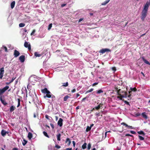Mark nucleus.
Here are the masks:
<instances>
[{
    "mask_svg": "<svg viewBox=\"0 0 150 150\" xmlns=\"http://www.w3.org/2000/svg\"><path fill=\"white\" fill-rule=\"evenodd\" d=\"M24 46L25 47L28 48V49L29 50H30L31 49V45L30 44L27 42H25L24 44Z\"/></svg>",
    "mask_w": 150,
    "mask_h": 150,
    "instance_id": "obj_6",
    "label": "nucleus"
},
{
    "mask_svg": "<svg viewBox=\"0 0 150 150\" xmlns=\"http://www.w3.org/2000/svg\"><path fill=\"white\" fill-rule=\"evenodd\" d=\"M16 77H13L11 80L10 81L11 82V83L14 80L16 79Z\"/></svg>",
    "mask_w": 150,
    "mask_h": 150,
    "instance_id": "obj_45",
    "label": "nucleus"
},
{
    "mask_svg": "<svg viewBox=\"0 0 150 150\" xmlns=\"http://www.w3.org/2000/svg\"><path fill=\"white\" fill-rule=\"evenodd\" d=\"M66 5V4H63L61 5V6L62 7L65 6Z\"/></svg>",
    "mask_w": 150,
    "mask_h": 150,
    "instance_id": "obj_55",
    "label": "nucleus"
},
{
    "mask_svg": "<svg viewBox=\"0 0 150 150\" xmlns=\"http://www.w3.org/2000/svg\"><path fill=\"white\" fill-rule=\"evenodd\" d=\"M34 55L36 57H40L41 56V54H38L37 52H35L34 53Z\"/></svg>",
    "mask_w": 150,
    "mask_h": 150,
    "instance_id": "obj_24",
    "label": "nucleus"
},
{
    "mask_svg": "<svg viewBox=\"0 0 150 150\" xmlns=\"http://www.w3.org/2000/svg\"><path fill=\"white\" fill-rule=\"evenodd\" d=\"M138 137L139 139L140 140H143L144 139V137H143L140 135H139Z\"/></svg>",
    "mask_w": 150,
    "mask_h": 150,
    "instance_id": "obj_35",
    "label": "nucleus"
},
{
    "mask_svg": "<svg viewBox=\"0 0 150 150\" xmlns=\"http://www.w3.org/2000/svg\"><path fill=\"white\" fill-rule=\"evenodd\" d=\"M87 144L85 143L82 146V148L83 149H85L86 148Z\"/></svg>",
    "mask_w": 150,
    "mask_h": 150,
    "instance_id": "obj_26",
    "label": "nucleus"
},
{
    "mask_svg": "<svg viewBox=\"0 0 150 150\" xmlns=\"http://www.w3.org/2000/svg\"><path fill=\"white\" fill-rule=\"evenodd\" d=\"M0 100L1 102V103L4 105H6L7 104V103L6 102V101L2 99L1 97L0 98Z\"/></svg>",
    "mask_w": 150,
    "mask_h": 150,
    "instance_id": "obj_13",
    "label": "nucleus"
},
{
    "mask_svg": "<svg viewBox=\"0 0 150 150\" xmlns=\"http://www.w3.org/2000/svg\"><path fill=\"white\" fill-rule=\"evenodd\" d=\"M0 79H2L4 72V68L2 67L0 69Z\"/></svg>",
    "mask_w": 150,
    "mask_h": 150,
    "instance_id": "obj_8",
    "label": "nucleus"
},
{
    "mask_svg": "<svg viewBox=\"0 0 150 150\" xmlns=\"http://www.w3.org/2000/svg\"><path fill=\"white\" fill-rule=\"evenodd\" d=\"M12 150H18V149L16 148H14Z\"/></svg>",
    "mask_w": 150,
    "mask_h": 150,
    "instance_id": "obj_63",
    "label": "nucleus"
},
{
    "mask_svg": "<svg viewBox=\"0 0 150 150\" xmlns=\"http://www.w3.org/2000/svg\"><path fill=\"white\" fill-rule=\"evenodd\" d=\"M80 95L79 93H77L76 96V98H77L79 96H80Z\"/></svg>",
    "mask_w": 150,
    "mask_h": 150,
    "instance_id": "obj_57",
    "label": "nucleus"
},
{
    "mask_svg": "<svg viewBox=\"0 0 150 150\" xmlns=\"http://www.w3.org/2000/svg\"><path fill=\"white\" fill-rule=\"evenodd\" d=\"M42 92L43 93H46V96H44V98L47 97L48 98H50L51 97V96L50 94V92L48 91L47 89L46 88H45L41 90Z\"/></svg>",
    "mask_w": 150,
    "mask_h": 150,
    "instance_id": "obj_2",
    "label": "nucleus"
},
{
    "mask_svg": "<svg viewBox=\"0 0 150 150\" xmlns=\"http://www.w3.org/2000/svg\"><path fill=\"white\" fill-rule=\"evenodd\" d=\"M15 4V1H13L11 2V8L12 9H13L14 7Z\"/></svg>",
    "mask_w": 150,
    "mask_h": 150,
    "instance_id": "obj_20",
    "label": "nucleus"
},
{
    "mask_svg": "<svg viewBox=\"0 0 150 150\" xmlns=\"http://www.w3.org/2000/svg\"><path fill=\"white\" fill-rule=\"evenodd\" d=\"M137 133L139 134H142L143 136H145V134L144 133V132L142 131H138L137 132Z\"/></svg>",
    "mask_w": 150,
    "mask_h": 150,
    "instance_id": "obj_21",
    "label": "nucleus"
},
{
    "mask_svg": "<svg viewBox=\"0 0 150 150\" xmlns=\"http://www.w3.org/2000/svg\"><path fill=\"white\" fill-rule=\"evenodd\" d=\"M72 143L73 144V145L74 146V147L75 146V144H76L75 142L74 141H73Z\"/></svg>",
    "mask_w": 150,
    "mask_h": 150,
    "instance_id": "obj_53",
    "label": "nucleus"
},
{
    "mask_svg": "<svg viewBox=\"0 0 150 150\" xmlns=\"http://www.w3.org/2000/svg\"><path fill=\"white\" fill-rule=\"evenodd\" d=\"M17 100H18V105H17V107H18L20 105L21 100H20V99H19V98H18L17 99Z\"/></svg>",
    "mask_w": 150,
    "mask_h": 150,
    "instance_id": "obj_32",
    "label": "nucleus"
},
{
    "mask_svg": "<svg viewBox=\"0 0 150 150\" xmlns=\"http://www.w3.org/2000/svg\"><path fill=\"white\" fill-rule=\"evenodd\" d=\"M130 132L131 134H136V133L134 131H131Z\"/></svg>",
    "mask_w": 150,
    "mask_h": 150,
    "instance_id": "obj_49",
    "label": "nucleus"
},
{
    "mask_svg": "<svg viewBox=\"0 0 150 150\" xmlns=\"http://www.w3.org/2000/svg\"><path fill=\"white\" fill-rule=\"evenodd\" d=\"M117 95L118 96L117 97V98L119 100H122V98L127 97V93L126 91H122L119 89L117 91Z\"/></svg>",
    "mask_w": 150,
    "mask_h": 150,
    "instance_id": "obj_1",
    "label": "nucleus"
},
{
    "mask_svg": "<svg viewBox=\"0 0 150 150\" xmlns=\"http://www.w3.org/2000/svg\"><path fill=\"white\" fill-rule=\"evenodd\" d=\"M93 90V88H91L90 90L87 91L86 93H89L91 92Z\"/></svg>",
    "mask_w": 150,
    "mask_h": 150,
    "instance_id": "obj_34",
    "label": "nucleus"
},
{
    "mask_svg": "<svg viewBox=\"0 0 150 150\" xmlns=\"http://www.w3.org/2000/svg\"><path fill=\"white\" fill-rule=\"evenodd\" d=\"M19 59L21 62H23L25 60V57L24 55H22L19 57Z\"/></svg>",
    "mask_w": 150,
    "mask_h": 150,
    "instance_id": "obj_11",
    "label": "nucleus"
},
{
    "mask_svg": "<svg viewBox=\"0 0 150 150\" xmlns=\"http://www.w3.org/2000/svg\"><path fill=\"white\" fill-rule=\"evenodd\" d=\"M64 150H72V148H67Z\"/></svg>",
    "mask_w": 150,
    "mask_h": 150,
    "instance_id": "obj_59",
    "label": "nucleus"
},
{
    "mask_svg": "<svg viewBox=\"0 0 150 150\" xmlns=\"http://www.w3.org/2000/svg\"><path fill=\"white\" fill-rule=\"evenodd\" d=\"M50 125L51 127H52V129H53L54 128V127L53 124H52V123H50Z\"/></svg>",
    "mask_w": 150,
    "mask_h": 150,
    "instance_id": "obj_47",
    "label": "nucleus"
},
{
    "mask_svg": "<svg viewBox=\"0 0 150 150\" xmlns=\"http://www.w3.org/2000/svg\"><path fill=\"white\" fill-rule=\"evenodd\" d=\"M150 5V0L147 1L144 6L143 10L147 11L148 8Z\"/></svg>",
    "mask_w": 150,
    "mask_h": 150,
    "instance_id": "obj_4",
    "label": "nucleus"
},
{
    "mask_svg": "<svg viewBox=\"0 0 150 150\" xmlns=\"http://www.w3.org/2000/svg\"><path fill=\"white\" fill-rule=\"evenodd\" d=\"M25 24L23 23H20L19 25V27L21 28L24 27L25 26Z\"/></svg>",
    "mask_w": 150,
    "mask_h": 150,
    "instance_id": "obj_28",
    "label": "nucleus"
},
{
    "mask_svg": "<svg viewBox=\"0 0 150 150\" xmlns=\"http://www.w3.org/2000/svg\"><path fill=\"white\" fill-rule=\"evenodd\" d=\"M52 100H55V97L54 96H52Z\"/></svg>",
    "mask_w": 150,
    "mask_h": 150,
    "instance_id": "obj_52",
    "label": "nucleus"
},
{
    "mask_svg": "<svg viewBox=\"0 0 150 150\" xmlns=\"http://www.w3.org/2000/svg\"><path fill=\"white\" fill-rule=\"evenodd\" d=\"M6 133H8L7 132H6L5 130L2 129L1 131V134L2 136L4 137L6 135Z\"/></svg>",
    "mask_w": 150,
    "mask_h": 150,
    "instance_id": "obj_12",
    "label": "nucleus"
},
{
    "mask_svg": "<svg viewBox=\"0 0 150 150\" xmlns=\"http://www.w3.org/2000/svg\"><path fill=\"white\" fill-rule=\"evenodd\" d=\"M95 115L97 116H99L100 115H101V116H102V115H100V112H96L95 114Z\"/></svg>",
    "mask_w": 150,
    "mask_h": 150,
    "instance_id": "obj_40",
    "label": "nucleus"
},
{
    "mask_svg": "<svg viewBox=\"0 0 150 150\" xmlns=\"http://www.w3.org/2000/svg\"><path fill=\"white\" fill-rule=\"evenodd\" d=\"M45 117L47 120H50V119L49 118V117L48 115H46L45 116Z\"/></svg>",
    "mask_w": 150,
    "mask_h": 150,
    "instance_id": "obj_44",
    "label": "nucleus"
},
{
    "mask_svg": "<svg viewBox=\"0 0 150 150\" xmlns=\"http://www.w3.org/2000/svg\"><path fill=\"white\" fill-rule=\"evenodd\" d=\"M147 11H146L144 10L142 11V16H141V19L142 21H144V18L146 17Z\"/></svg>",
    "mask_w": 150,
    "mask_h": 150,
    "instance_id": "obj_5",
    "label": "nucleus"
},
{
    "mask_svg": "<svg viewBox=\"0 0 150 150\" xmlns=\"http://www.w3.org/2000/svg\"><path fill=\"white\" fill-rule=\"evenodd\" d=\"M102 105L103 104L100 103L98 106L95 107L94 108H93V110H94L95 109L97 110H98L101 107H102Z\"/></svg>",
    "mask_w": 150,
    "mask_h": 150,
    "instance_id": "obj_15",
    "label": "nucleus"
},
{
    "mask_svg": "<svg viewBox=\"0 0 150 150\" xmlns=\"http://www.w3.org/2000/svg\"><path fill=\"white\" fill-rule=\"evenodd\" d=\"M91 147V145L90 143H89L88 145V149L89 150L90 149Z\"/></svg>",
    "mask_w": 150,
    "mask_h": 150,
    "instance_id": "obj_41",
    "label": "nucleus"
},
{
    "mask_svg": "<svg viewBox=\"0 0 150 150\" xmlns=\"http://www.w3.org/2000/svg\"><path fill=\"white\" fill-rule=\"evenodd\" d=\"M125 136H130L131 137H133V136L132 135H131L129 134H125Z\"/></svg>",
    "mask_w": 150,
    "mask_h": 150,
    "instance_id": "obj_48",
    "label": "nucleus"
},
{
    "mask_svg": "<svg viewBox=\"0 0 150 150\" xmlns=\"http://www.w3.org/2000/svg\"><path fill=\"white\" fill-rule=\"evenodd\" d=\"M103 92V91L102 89H100V90H98L96 91V93H97V94H100L101 93H102Z\"/></svg>",
    "mask_w": 150,
    "mask_h": 150,
    "instance_id": "obj_29",
    "label": "nucleus"
},
{
    "mask_svg": "<svg viewBox=\"0 0 150 150\" xmlns=\"http://www.w3.org/2000/svg\"><path fill=\"white\" fill-rule=\"evenodd\" d=\"M15 108H16L15 107H14L13 106H11L10 108V111L11 112H13L15 110Z\"/></svg>",
    "mask_w": 150,
    "mask_h": 150,
    "instance_id": "obj_23",
    "label": "nucleus"
},
{
    "mask_svg": "<svg viewBox=\"0 0 150 150\" xmlns=\"http://www.w3.org/2000/svg\"><path fill=\"white\" fill-rule=\"evenodd\" d=\"M67 142H68V145L69 146L71 143V141L69 138H67L66 139V143H67Z\"/></svg>",
    "mask_w": 150,
    "mask_h": 150,
    "instance_id": "obj_18",
    "label": "nucleus"
},
{
    "mask_svg": "<svg viewBox=\"0 0 150 150\" xmlns=\"http://www.w3.org/2000/svg\"><path fill=\"white\" fill-rule=\"evenodd\" d=\"M61 136V134L60 133H59L57 135V140L58 141H60V140Z\"/></svg>",
    "mask_w": 150,
    "mask_h": 150,
    "instance_id": "obj_22",
    "label": "nucleus"
},
{
    "mask_svg": "<svg viewBox=\"0 0 150 150\" xmlns=\"http://www.w3.org/2000/svg\"><path fill=\"white\" fill-rule=\"evenodd\" d=\"M112 70L114 71H115L116 70V68L115 67H112Z\"/></svg>",
    "mask_w": 150,
    "mask_h": 150,
    "instance_id": "obj_58",
    "label": "nucleus"
},
{
    "mask_svg": "<svg viewBox=\"0 0 150 150\" xmlns=\"http://www.w3.org/2000/svg\"><path fill=\"white\" fill-rule=\"evenodd\" d=\"M68 82H67L66 83H63V86L66 87L68 86Z\"/></svg>",
    "mask_w": 150,
    "mask_h": 150,
    "instance_id": "obj_38",
    "label": "nucleus"
},
{
    "mask_svg": "<svg viewBox=\"0 0 150 150\" xmlns=\"http://www.w3.org/2000/svg\"><path fill=\"white\" fill-rule=\"evenodd\" d=\"M125 124L126 123L124 122H122L121 123V125L125 126Z\"/></svg>",
    "mask_w": 150,
    "mask_h": 150,
    "instance_id": "obj_62",
    "label": "nucleus"
},
{
    "mask_svg": "<svg viewBox=\"0 0 150 150\" xmlns=\"http://www.w3.org/2000/svg\"><path fill=\"white\" fill-rule=\"evenodd\" d=\"M110 0H106L105 1L101 4L102 5H105L108 3Z\"/></svg>",
    "mask_w": 150,
    "mask_h": 150,
    "instance_id": "obj_25",
    "label": "nucleus"
},
{
    "mask_svg": "<svg viewBox=\"0 0 150 150\" xmlns=\"http://www.w3.org/2000/svg\"><path fill=\"white\" fill-rule=\"evenodd\" d=\"M127 127H128V128H129V129H133V127H132V126H129V125H128V126Z\"/></svg>",
    "mask_w": 150,
    "mask_h": 150,
    "instance_id": "obj_54",
    "label": "nucleus"
},
{
    "mask_svg": "<svg viewBox=\"0 0 150 150\" xmlns=\"http://www.w3.org/2000/svg\"><path fill=\"white\" fill-rule=\"evenodd\" d=\"M130 90L132 91H133L134 92H136L137 91V89L135 87L134 88H130Z\"/></svg>",
    "mask_w": 150,
    "mask_h": 150,
    "instance_id": "obj_27",
    "label": "nucleus"
},
{
    "mask_svg": "<svg viewBox=\"0 0 150 150\" xmlns=\"http://www.w3.org/2000/svg\"><path fill=\"white\" fill-rule=\"evenodd\" d=\"M142 117L145 119H147L148 118L146 114V112H144L142 114Z\"/></svg>",
    "mask_w": 150,
    "mask_h": 150,
    "instance_id": "obj_16",
    "label": "nucleus"
},
{
    "mask_svg": "<svg viewBox=\"0 0 150 150\" xmlns=\"http://www.w3.org/2000/svg\"><path fill=\"white\" fill-rule=\"evenodd\" d=\"M91 127L88 126L87 127V128L86 129V132H88L91 130Z\"/></svg>",
    "mask_w": 150,
    "mask_h": 150,
    "instance_id": "obj_33",
    "label": "nucleus"
},
{
    "mask_svg": "<svg viewBox=\"0 0 150 150\" xmlns=\"http://www.w3.org/2000/svg\"><path fill=\"white\" fill-rule=\"evenodd\" d=\"M24 142H23L22 144L23 146H25L27 143V141H26L25 139H23V140Z\"/></svg>",
    "mask_w": 150,
    "mask_h": 150,
    "instance_id": "obj_39",
    "label": "nucleus"
},
{
    "mask_svg": "<svg viewBox=\"0 0 150 150\" xmlns=\"http://www.w3.org/2000/svg\"><path fill=\"white\" fill-rule=\"evenodd\" d=\"M55 147L58 149H59L61 148V146H60L58 145L57 144H56L55 145Z\"/></svg>",
    "mask_w": 150,
    "mask_h": 150,
    "instance_id": "obj_43",
    "label": "nucleus"
},
{
    "mask_svg": "<svg viewBox=\"0 0 150 150\" xmlns=\"http://www.w3.org/2000/svg\"><path fill=\"white\" fill-rule=\"evenodd\" d=\"M132 91H131V90H130V91H129V94L128 95H127V97L128 98H129L128 100H129V99L130 100L131 99V97L132 95Z\"/></svg>",
    "mask_w": 150,
    "mask_h": 150,
    "instance_id": "obj_19",
    "label": "nucleus"
},
{
    "mask_svg": "<svg viewBox=\"0 0 150 150\" xmlns=\"http://www.w3.org/2000/svg\"><path fill=\"white\" fill-rule=\"evenodd\" d=\"M76 90L75 89H74L72 90H71V92L72 93H74L76 92Z\"/></svg>",
    "mask_w": 150,
    "mask_h": 150,
    "instance_id": "obj_51",
    "label": "nucleus"
},
{
    "mask_svg": "<svg viewBox=\"0 0 150 150\" xmlns=\"http://www.w3.org/2000/svg\"><path fill=\"white\" fill-rule=\"evenodd\" d=\"M111 50L109 49L105 48L103 49L100 50V52L102 54L104 53L105 52H110Z\"/></svg>",
    "mask_w": 150,
    "mask_h": 150,
    "instance_id": "obj_7",
    "label": "nucleus"
},
{
    "mask_svg": "<svg viewBox=\"0 0 150 150\" xmlns=\"http://www.w3.org/2000/svg\"><path fill=\"white\" fill-rule=\"evenodd\" d=\"M43 134L46 137L48 138H49L50 137L48 135L47 133L46 132H45V131H43Z\"/></svg>",
    "mask_w": 150,
    "mask_h": 150,
    "instance_id": "obj_30",
    "label": "nucleus"
},
{
    "mask_svg": "<svg viewBox=\"0 0 150 150\" xmlns=\"http://www.w3.org/2000/svg\"><path fill=\"white\" fill-rule=\"evenodd\" d=\"M98 84V83H95L92 84V86H94L97 85Z\"/></svg>",
    "mask_w": 150,
    "mask_h": 150,
    "instance_id": "obj_50",
    "label": "nucleus"
},
{
    "mask_svg": "<svg viewBox=\"0 0 150 150\" xmlns=\"http://www.w3.org/2000/svg\"><path fill=\"white\" fill-rule=\"evenodd\" d=\"M11 83V82L10 81V82H6V85H9Z\"/></svg>",
    "mask_w": 150,
    "mask_h": 150,
    "instance_id": "obj_61",
    "label": "nucleus"
},
{
    "mask_svg": "<svg viewBox=\"0 0 150 150\" xmlns=\"http://www.w3.org/2000/svg\"><path fill=\"white\" fill-rule=\"evenodd\" d=\"M28 137L29 139H30L33 137V135L32 133L29 132L28 133Z\"/></svg>",
    "mask_w": 150,
    "mask_h": 150,
    "instance_id": "obj_17",
    "label": "nucleus"
},
{
    "mask_svg": "<svg viewBox=\"0 0 150 150\" xmlns=\"http://www.w3.org/2000/svg\"><path fill=\"white\" fill-rule=\"evenodd\" d=\"M80 108V107L79 106H78L77 107H76V110H78Z\"/></svg>",
    "mask_w": 150,
    "mask_h": 150,
    "instance_id": "obj_64",
    "label": "nucleus"
},
{
    "mask_svg": "<svg viewBox=\"0 0 150 150\" xmlns=\"http://www.w3.org/2000/svg\"><path fill=\"white\" fill-rule=\"evenodd\" d=\"M19 52L16 50H15L14 51V52L13 53V55L14 56V57H16L20 55Z\"/></svg>",
    "mask_w": 150,
    "mask_h": 150,
    "instance_id": "obj_10",
    "label": "nucleus"
},
{
    "mask_svg": "<svg viewBox=\"0 0 150 150\" xmlns=\"http://www.w3.org/2000/svg\"><path fill=\"white\" fill-rule=\"evenodd\" d=\"M86 97H85V98H83L82 99V100H81V101L82 102V101H84L86 99Z\"/></svg>",
    "mask_w": 150,
    "mask_h": 150,
    "instance_id": "obj_60",
    "label": "nucleus"
},
{
    "mask_svg": "<svg viewBox=\"0 0 150 150\" xmlns=\"http://www.w3.org/2000/svg\"><path fill=\"white\" fill-rule=\"evenodd\" d=\"M35 32V29H33L30 35H33Z\"/></svg>",
    "mask_w": 150,
    "mask_h": 150,
    "instance_id": "obj_42",
    "label": "nucleus"
},
{
    "mask_svg": "<svg viewBox=\"0 0 150 150\" xmlns=\"http://www.w3.org/2000/svg\"><path fill=\"white\" fill-rule=\"evenodd\" d=\"M122 101H124V103L127 104V105H129V102H127V100H125L124 99H123L122 100H121Z\"/></svg>",
    "mask_w": 150,
    "mask_h": 150,
    "instance_id": "obj_36",
    "label": "nucleus"
},
{
    "mask_svg": "<svg viewBox=\"0 0 150 150\" xmlns=\"http://www.w3.org/2000/svg\"><path fill=\"white\" fill-rule=\"evenodd\" d=\"M83 18H80L79 21V22H81V21H82L83 20Z\"/></svg>",
    "mask_w": 150,
    "mask_h": 150,
    "instance_id": "obj_56",
    "label": "nucleus"
},
{
    "mask_svg": "<svg viewBox=\"0 0 150 150\" xmlns=\"http://www.w3.org/2000/svg\"><path fill=\"white\" fill-rule=\"evenodd\" d=\"M9 88V86H6L2 89H0V96L5 92Z\"/></svg>",
    "mask_w": 150,
    "mask_h": 150,
    "instance_id": "obj_3",
    "label": "nucleus"
},
{
    "mask_svg": "<svg viewBox=\"0 0 150 150\" xmlns=\"http://www.w3.org/2000/svg\"><path fill=\"white\" fill-rule=\"evenodd\" d=\"M4 48V49L6 52H8V50L7 47L6 46H3Z\"/></svg>",
    "mask_w": 150,
    "mask_h": 150,
    "instance_id": "obj_46",
    "label": "nucleus"
},
{
    "mask_svg": "<svg viewBox=\"0 0 150 150\" xmlns=\"http://www.w3.org/2000/svg\"><path fill=\"white\" fill-rule=\"evenodd\" d=\"M142 59L143 61L146 64L150 65V63L146 59H145L144 57H142Z\"/></svg>",
    "mask_w": 150,
    "mask_h": 150,
    "instance_id": "obj_14",
    "label": "nucleus"
},
{
    "mask_svg": "<svg viewBox=\"0 0 150 150\" xmlns=\"http://www.w3.org/2000/svg\"><path fill=\"white\" fill-rule=\"evenodd\" d=\"M63 120L61 118H60L57 122V124L59 125L60 127H62V126L63 122Z\"/></svg>",
    "mask_w": 150,
    "mask_h": 150,
    "instance_id": "obj_9",
    "label": "nucleus"
},
{
    "mask_svg": "<svg viewBox=\"0 0 150 150\" xmlns=\"http://www.w3.org/2000/svg\"><path fill=\"white\" fill-rule=\"evenodd\" d=\"M69 98V96L67 95L64 96V101H66L67 100L68 98Z\"/></svg>",
    "mask_w": 150,
    "mask_h": 150,
    "instance_id": "obj_31",
    "label": "nucleus"
},
{
    "mask_svg": "<svg viewBox=\"0 0 150 150\" xmlns=\"http://www.w3.org/2000/svg\"><path fill=\"white\" fill-rule=\"evenodd\" d=\"M52 26V24L50 23L48 25V30H50L51 29Z\"/></svg>",
    "mask_w": 150,
    "mask_h": 150,
    "instance_id": "obj_37",
    "label": "nucleus"
}]
</instances>
